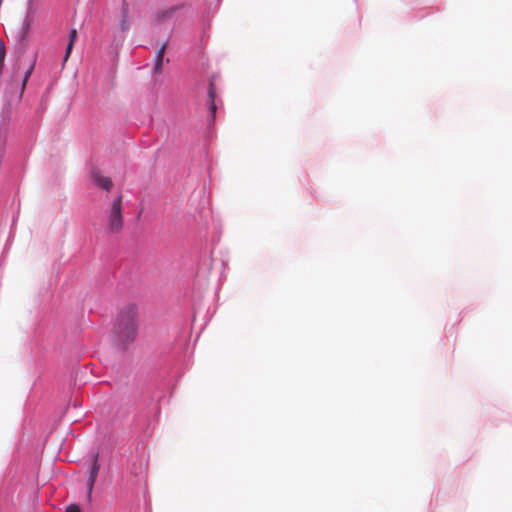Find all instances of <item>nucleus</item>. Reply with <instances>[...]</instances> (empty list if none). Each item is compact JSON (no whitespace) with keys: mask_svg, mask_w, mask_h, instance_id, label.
Here are the masks:
<instances>
[{"mask_svg":"<svg viewBox=\"0 0 512 512\" xmlns=\"http://www.w3.org/2000/svg\"><path fill=\"white\" fill-rule=\"evenodd\" d=\"M165 50H166V44H163L161 46V48L157 51L156 62H155V67H154L155 74H160L162 72V65H163Z\"/></svg>","mask_w":512,"mask_h":512,"instance_id":"39448f33","label":"nucleus"},{"mask_svg":"<svg viewBox=\"0 0 512 512\" xmlns=\"http://www.w3.org/2000/svg\"><path fill=\"white\" fill-rule=\"evenodd\" d=\"M100 469V465L98 463V455L93 456V462L89 471V477H88V498L91 499L92 496V490L98 475Z\"/></svg>","mask_w":512,"mask_h":512,"instance_id":"7ed1b4c3","label":"nucleus"},{"mask_svg":"<svg viewBox=\"0 0 512 512\" xmlns=\"http://www.w3.org/2000/svg\"><path fill=\"white\" fill-rule=\"evenodd\" d=\"M93 179L97 186L106 191H110L113 187L112 180L109 177L101 175L99 172L93 173Z\"/></svg>","mask_w":512,"mask_h":512,"instance_id":"20e7f679","label":"nucleus"},{"mask_svg":"<svg viewBox=\"0 0 512 512\" xmlns=\"http://www.w3.org/2000/svg\"><path fill=\"white\" fill-rule=\"evenodd\" d=\"M208 95H209V98H210V112L212 114V116L214 117L215 116V113H216V104H215V96H216V90H215V85L213 82H210L209 84V89H208Z\"/></svg>","mask_w":512,"mask_h":512,"instance_id":"6e6552de","label":"nucleus"},{"mask_svg":"<svg viewBox=\"0 0 512 512\" xmlns=\"http://www.w3.org/2000/svg\"><path fill=\"white\" fill-rule=\"evenodd\" d=\"M124 226L122 216V196L118 195L112 202L107 215V231L109 233H119Z\"/></svg>","mask_w":512,"mask_h":512,"instance_id":"f03ea898","label":"nucleus"},{"mask_svg":"<svg viewBox=\"0 0 512 512\" xmlns=\"http://www.w3.org/2000/svg\"><path fill=\"white\" fill-rule=\"evenodd\" d=\"M33 69H34V63H32L30 65V67L27 69V71L25 72V75H24V78L22 81V91L25 89L27 81H28L29 77L31 76Z\"/></svg>","mask_w":512,"mask_h":512,"instance_id":"1a4fd4ad","label":"nucleus"},{"mask_svg":"<svg viewBox=\"0 0 512 512\" xmlns=\"http://www.w3.org/2000/svg\"><path fill=\"white\" fill-rule=\"evenodd\" d=\"M4 59H5V48H4V43L0 39V70L2 69Z\"/></svg>","mask_w":512,"mask_h":512,"instance_id":"9d476101","label":"nucleus"},{"mask_svg":"<svg viewBox=\"0 0 512 512\" xmlns=\"http://www.w3.org/2000/svg\"><path fill=\"white\" fill-rule=\"evenodd\" d=\"M128 14H129V8H128V5L124 2L122 9H121L122 19L120 22V28L123 32L128 31V29L130 27L129 20H128Z\"/></svg>","mask_w":512,"mask_h":512,"instance_id":"423d86ee","label":"nucleus"},{"mask_svg":"<svg viewBox=\"0 0 512 512\" xmlns=\"http://www.w3.org/2000/svg\"><path fill=\"white\" fill-rule=\"evenodd\" d=\"M136 316L137 311L133 306H129L120 313L115 327V333L121 342L129 343L136 338Z\"/></svg>","mask_w":512,"mask_h":512,"instance_id":"f257e3e1","label":"nucleus"},{"mask_svg":"<svg viewBox=\"0 0 512 512\" xmlns=\"http://www.w3.org/2000/svg\"><path fill=\"white\" fill-rule=\"evenodd\" d=\"M77 39V30L76 29H72L70 31V34H69V42H68V45L66 47V53H65V56H64V63L68 60L70 54H71V51L73 49V45H74V42L76 41Z\"/></svg>","mask_w":512,"mask_h":512,"instance_id":"0eeeda50","label":"nucleus"},{"mask_svg":"<svg viewBox=\"0 0 512 512\" xmlns=\"http://www.w3.org/2000/svg\"><path fill=\"white\" fill-rule=\"evenodd\" d=\"M66 512H81L80 508L76 504H71L66 508Z\"/></svg>","mask_w":512,"mask_h":512,"instance_id":"9b49d317","label":"nucleus"}]
</instances>
